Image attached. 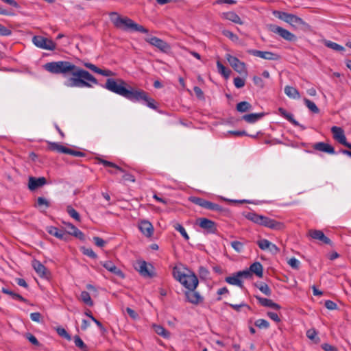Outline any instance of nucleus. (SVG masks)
Instances as JSON below:
<instances>
[{
    "label": "nucleus",
    "instance_id": "1",
    "mask_svg": "<svg viewBox=\"0 0 351 351\" xmlns=\"http://www.w3.org/2000/svg\"><path fill=\"white\" fill-rule=\"evenodd\" d=\"M44 68L53 74L70 75L64 85L69 88H92L98 84L97 80L88 71L77 66L69 61H58L46 63Z\"/></svg>",
    "mask_w": 351,
    "mask_h": 351
},
{
    "label": "nucleus",
    "instance_id": "2",
    "mask_svg": "<svg viewBox=\"0 0 351 351\" xmlns=\"http://www.w3.org/2000/svg\"><path fill=\"white\" fill-rule=\"evenodd\" d=\"M104 87L133 102L143 101L149 108L154 110L157 108L154 99L149 97L145 91L132 87L122 79L108 78Z\"/></svg>",
    "mask_w": 351,
    "mask_h": 351
},
{
    "label": "nucleus",
    "instance_id": "3",
    "mask_svg": "<svg viewBox=\"0 0 351 351\" xmlns=\"http://www.w3.org/2000/svg\"><path fill=\"white\" fill-rule=\"evenodd\" d=\"M110 21L113 25L119 29L123 31L139 32L142 33H147L148 29L127 16H121L116 12L109 13Z\"/></svg>",
    "mask_w": 351,
    "mask_h": 351
},
{
    "label": "nucleus",
    "instance_id": "4",
    "mask_svg": "<svg viewBox=\"0 0 351 351\" xmlns=\"http://www.w3.org/2000/svg\"><path fill=\"white\" fill-rule=\"evenodd\" d=\"M172 274L173 278L188 290H195L198 285L199 281L194 273L189 271L186 274L182 271L181 268L174 267Z\"/></svg>",
    "mask_w": 351,
    "mask_h": 351
},
{
    "label": "nucleus",
    "instance_id": "5",
    "mask_svg": "<svg viewBox=\"0 0 351 351\" xmlns=\"http://www.w3.org/2000/svg\"><path fill=\"white\" fill-rule=\"evenodd\" d=\"M268 29L271 32L279 35L281 38L287 41L294 42L297 40V36L295 35L280 26L274 24H270L268 25Z\"/></svg>",
    "mask_w": 351,
    "mask_h": 351
},
{
    "label": "nucleus",
    "instance_id": "6",
    "mask_svg": "<svg viewBox=\"0 0 351 351\" xmlns=\"http://www.w3.org/2000/svg\"><path fill=\"white\" fill-rule=\"evenodd\" d=\"M189 199L193 204L210 210H215L218 212H221L223 210V208L219 204L207 201L201 197H191Z\"/></svg>",
    "mask_w": 351,
    "mask_h": 351
},
{
    "label": "nucleus",
    "instance_id": "7",
    "mask_svg": "<svg viewBox=\"0 0 351 351\" xmlns=\"http://www.w3.org/2000/svg\"><path fill=\"white\" fill-rule=\"evenodd\" d=\"M32 42L36 47L43 49L53 51L56 47V43L52 40L41 36H34Z\"/></svg>",
    "mask_w": 351,
    "mask_h": 351
},
{
    "label": "nucleus",
    "instance_id": "8",
    "mask_svg": "<svg viewBox=\"0 0 351 351\" xmlns=\"http://www.w3.org/2000/svg\"><path fill=\"white\" fill-rule=\"evenodd\" d=\"M98 161H99V163L102 164L104 167H112V168L115 169L116 170H117L119 172L124 173L123 178H122L123 181L131 182H135V178L133 175H132L129 173H125V171L121 167L117 165L116 164H114L112 162L101 159V158H99L98 160Z\"/></svg>",
    "mask_w": 351,
    "mask_h": 351
},
{
    "label": "nucleus",
    "instance_id": "9",
    "mask_svg": "<svg viewBox=\"0 0 351 351\" xmlns=\"http://www.w3.org/2000/svg\"><path fill=\"white\" fill-rule=\"evenodd\" d=\"M259 225L274 230H281L285 228V224L282 222L276 221L264 215H262Z\"/></svg>",
    "mask_w": 351,
    "mask_h": 351
},
{
    "label": "nucleus",
    "instance_id": "10",
    "mask_svg": "<svg viewBox=\"0 0 351 351\" xmlns=\"http://www.w3.org/2000/svg\"><path fill=\"white\" fill-rule=\"evenodd\" d=\"M331 132L335 140L351 150V143L347 142L344 131L341 128L333 126L331 128Z\"/></svg>",
    "mask_w": 351,
    "mask_h": 351
},
{
    "label": "nucleus",
    "instance_id": "11",
    "mask_svg": "<svg viewBox=\"0 0 351 351\" xmlns=\"http://www.w3.org/2000/svg\"><path fill=\"white\" fill-rule=\"evenodd\" d=\"M247 53L261 58L268 60H278L280 59V56L277 53H272L271 51H263L256 49H250Z\"/></svg>",
    "mask_w": 351,
    "mask_h": 351
},
{
    "label": "nucleus",
    "instance_id": "12",
    "mask_svg": "<svg viewBox=\"0 0 351 351\" xmlns=\"http://www.w3.org/2000/svg\"><path fill=\"white\" fill-rule=\"evenodd\" d=\"M145 41L162 51L166 52L170 49V46L167 42L156 36L147 37Z\"/></svg>",
    "mask_w": 351,
    "mask_h": 351
},
{
    "label": "nucleus",
    "instance_id": "13",
    "mask_svg": "<svg viewBox=\"0 0 351 351\" xmlns=\"http://www.w3.org/2000/svg\"><path fill=\"white\" fill-rule=\"evenodd\" d=\"M226 59L231 66L238 73H245V64L244 62L240 61L237 58L228 54Z\"/></svg>",
    "mask_w": 351,
    "mask_h": 351
},
{
    "label": "nucleus",
    "instance_id": "14",
    "mask_svg": "<svg viewBox=\"0 0 351 351\" xmlns=\"http://www.w3.org/2000/svg\"><path fill=\"white\" fill-rule=\"evenodd\" d=\"M293 29H306L308 27V25L300 17L291 14L287 22Z\"/></svg>",
    "mask_w": 351,
    "mask_h": 351
},
{
    "label": "nucleus",
    "instance_id": "15",
    "mask_svg": "<svg viewBox=\"0 0 351 351\" xmlns=\"http://www.w3.org/2000/svg\"><path fill=\"white\" fill-rule=\"evenodd\" d=\"M257 245L262 250H268L274 254H276L280 252V249L275 244L266 239L258 240Z\"/></svg>",
    "mask_w": 351,
    "mask_h": 351
},
{
    "label": "nucleus",
    "instance_id": "16",
    "mask_svg": "<svg viewBox=\"0 0 351 351\" xmlns=\"http://www.w3.org/2000/svg\"><path fill=\"white\" fill-rule=\"evenodd\" d=\"M199 226L206 230L208 233H215L217 230V227L215 223L210 219L206 218H200L199 219Z\"/></svg>",
    "mask_w": 351,
    "mask_h": 351
},
{
    "label": "nucleus",
    "instance_id": "17",
    "mask_svg": "<svg viewBox=\"0 0 351 351\" xmlns=\"http://www.w3.org/2000/svg\"><path fill=\"white\" fill-rule=\"evenodd\" d=\"M83 64L85 67L89 69L93 72L100 74L103 76L109 77L114 76L115 75L114 72L109 69H101L96 66L95 64L90 62H84Z\"/></svg>",
    "mask_w": 351,
    "mask_h": 351
},
{
    "label": "nucleus",
    "instance_id": "18",
    "mask_svg": "<svg viewBox=\"0 0 351 351\" xmlns=\"http://www.w3.org/2000/svg\"><path fill=\"white\" fill-rule=\"evenodd\" d=\"M278 113L280 115L283 117L285 119L288 120L290 123H291L295 126L300 127L302 130H305L306 128L303 125L300 124L294 118L293 114L288 112L285 108H279L278 109Z\"/></svg>",
    "mask_w": 351,
    "mask_h": 351
},
{
    "label": "nucleus",
    "instance_id": "19",
    "mask_svg": "<svg viewBox=\"0 0 351 351\" xmlns=\"http://www.w3.org/2000/svg\"><path fill=\"white\" fill-rule=\"evenodd\" d=\"M186 300L194 304H197L203 301V298L195 290H187L185 291Z\"/></svg>",
    "mask_w": 351,
    "mask_h": 351
},
{
    "label": "nucleus",
    "instance_id": "20",
    "mask_svg": "<svg viewBox=\"0 0 351 351\" xmlns=\"http://www.w3.org/2000/svg\"><path fill=\"white\" fill-rule=\"evenodd\" d=\"M47 183L46 178L44 177L34 178L29 177L28 187L31 191H34L38 187L43 186Z\"/></svg>",
    "mask_w": 351,
    "mask_h": 351
},
{
    "label": "nucleus",
    "instance_id": "21",
    "mask_svg": "<svg viewBox=\"0 0 351 351\" xmlns=\"http://www.w3.org/2000/svg\"><path fill=\"white\" fill-rule=\"evenodd\" d=\"M313 148L317 151L325 152L330 154H335L334 147L328 143L324 142L316 143L313 145Z\"/></svg>",
    "mask_w": 351,
    "mask_h": 351
},
{
    "label": "nucleus",
    "instance_id": "22",
    "mask_svg": "<svg viewBox=\"0 0 351 351\" xmlns=\"http://www.w3.org/2000/svg\"><path fill=\"white\" fill-rule=\"evenodd\" d=\"M139 230L147 237H150L154 233V227L152 224L148 221H141L138 226Z\"/></svg>",
    "mask_w": 351,
    "mask_h": 351
},
{
    "label": "nucleus",
    "instance_id": "23",
    "mask_svg": "<svg viewBox=\"0 0 351 351\" xmlns=\"http://www.w3.org/2000/svg\"><path fill=\"white\" fill-rule=\"evenodd\" d=\"M309 236L315 240H319L325 244H330V240L326 237L324 232L321 230H311L308 232Z\"/></svg>",
    "mask_w": 351,
    "mask_h": 351
},
{
    "label": "nucleus",
    "instance_id": "24",
    "mask_svg": "<svg viewBox=\"0 0 351 351\" xmlns=\"http://www.w3.org/2000/svg\"><path fill=\"white\" fill-rule=\"evenodd\" d=\"M255 298L258 301L259 304L263 306L270 307L276 310H279L281 308L278 304L274 302L270 299L262 298L258 295H255Z\"/></svg>",
    "mask_w": 351,
    "mask_h": 351
},
{
    "label": "nucleus",
    "instance_id": "25",
    "mask_svg": "<svg viewBox=\"0 0 351 351\" xmlns=\"http://www.w3.org/2000/svg\"><path fill=\"white\" fill-rule=\"evenodd\" d=\"M101 265L110 272L121 277H123V272L117 267L112 261H104L101 263Z\"/></svg>",
    "mask_w": 351,
    "mask_h": 351
},
{
    "label": "nucleus",
    "instance_id": "26",
    "mask_svg": "<svg viewBox=\"0 0 351 351\" xmlns=\"http://www.w3.org/2000/svg\"><path fill=\"white\" fill-rule=\"evenodd\" d=\"M47 232L49 234L56 237L58 239H60L62 240L66 239L67 234L65 232V231L63 230H60L56 227H54V226L48 227Z\"/></svg>",
    "mask_w": 351,
    "mask_h": 351
},
{
    "label": "nucleus",
    "instance_id": "27",
    "mask_svg": "<svg viewBox=\"0 0 351 351\" xmlns=\"http://www.w3.org/2000/svg\"><path fill=\"white\" fill-rule=\"evenodd\" d=\"M136 269L141 274V276L145 277H151L152 276L149 266L145 261H140L137 263Z\"/></svg>",
    "mask_w": 351,
    "mask_h": 351
},
{
    "label": "nucleus",
    "instance_id": "28",
    "mask_svg": "<svg viewBox=\"0 0 351 351\" xmlns=\"http://www.w3.org/2000/svg\"><path fill=\"white\" fill-rule=\"evenodd\" d=\"M32 266L38 275L40 277L45 278L47 276V269L40 261L34 260L32 262Z\"/></svg>",
    "mask_w": 351,
    "mask_h": 351
},
{
    "label": "nucleus",
    "instance_id": "29",
    "mask_svg": "<svg viewBox=\"0 0 351 351\" xmlns=\"http://www.w3.org/2000/svg\"><path fill=\"white\" fill-rule=\"evenodd\" d=\"M251 274H254L258 277L261 278L263 274V267L259 262H255L252 264L249 268Z\"/></svg>",
    "mask_w": 351,
    "mask_h": 351
},
{
    "label": "nucleus",
    "instance_id": "30",
    "mask_svg": "<svg viewBox=\"0 0 351 351\" xmlns=\"http://www.w3.org/2000/svg\"><path fill=\"white\" fill-rule=\"evenodd\" d=\"M223 17L234 23L242 25L243 22L239 17V16L234 12H228L223 14Z\"/></svg>",
    "mask_w": 351,
    "mask_h": 351
},
{
    "label": "nucleus",
    "instance_id": "31",
    "mask_svg": "<svg viewBox=\"0 0 351 351\" xmlns=\"http://www.w3.org/2000/svg\"><path fill=\"white\" fill-rule=\"evenodd\" d=\"M225 281L232 285H237L240 287H243V282L242 280L240 279V278L238 276V274L237 273L234 274L231 276H228L225 278Z\"/></svg>",
    "mask_w": 351,
    "mask_h": 351
},
{
    "label": "nucleus",
    "instance_id": "32",
    "mask_svg": "<svg viewBox=\"0 0 351 351\" xmlns=\"http://www.w3.org/2000/svg\"><path fill=\"white\" fill-rule=\"evenodd\" d=\"M264 115V113H252L244 115L243 119L247 123H252L261 119Z\"/></svg>",
    "mask_w": 351,
    "mask_h": 351
},
{
    "label": "nucleus",
    "instance_id": "33",
    "mask_svg": "<svg viewBox=\"0 0 351 351\" xmlns=\"http://www.w3.org/2000/svg\"><path fill=\"white\" fill-rule=\"evenodd\" d=\"M285 93L292 99H299L300 97L298 90L293 86H286L285 87Z\"/></svg>",
    "mask_w": 351,
    "mask_h": 351
},
{
    "label": "nucleus",
    "instance_id": "34",
    "mask_svg": "<svg viewBox=\"0 0 351 351\" xmlns=\"http://www.w3.org/2000/svg\"><path fill=\"white\" fill-rule=\"evenodd\" d=\"M49 149L51 151H56L60 153L66 154L69 148L60 145L58 143L49 142Z\"/></svg>",
    "mask_w": 351,
    "mask_h": 351
},
{
    "label": "nucleus",
    "instance_id": "35",
    "mask_svg": "<svg viewBox=\"0 0 351 351\" xmlns=\"http://www.w3.org/2000/svg\"><path fill=\"white\" fill-rule=\"evenodd\" d=\"M153 328L156 333H157L158 335L166 339L170 337V332L167 330H166L163 326L160 325H154Z\"/></svg>",
    "mask_w": 351,
    "mask_h": 351
},
{
    "label": "nucleus",
    "instance_id": "36",
    "mask_svg": "<svg viewBox=\"0 0 351 351\" xmlns=\"http://www.w3.org/2000/svg\"><path fill=\"white\" fill-rule=\"evenodd\" d=\"M245 217L254 222V223H256L258 225H259L260 223V221H261V218L262 217V215H258L256 214V213H254V212H249V213H247L244 215Z\"/></svg>",
    "mask_w": 351,
    "mask_h": 351
},
{
    "label": "nucleus",
    "instance_id": "37",
    "mask_svg": "<svg viewBox=\"0 0 351 351\" xmlns=\"http://www.w3.org/2000/svg\"><path fill=\"white\" fill-rule=\"evenodd\" d=\"M236 108L239 112H245L252 109V105L247 101H241L237 104Z\"/></svg>",
    "mask_w": 351,
    "mask_h": 351
},
{
    "label": "nucleus",
    "instance_id": "38",
    "mask_svg": "<svg viewBox=\"0 0 351 351\" xmlns=\"http://www.w3.org/2000/svg\"><path fill=\"white\" fill-rule=\"evenodd\" d=\"M324 45L327 47H328L330 49H333L335 51H337L343 52V51H345V48L343 46H341V45H339V44H337L336 43L332 42L330 40H326L324 42Z\"/></svg>",
    "mask_w": 351,
    "mask_h": 351
},
{
    "label": "nucleus",
    "instance_id": "39",
    "mask_svg": "<svg viewBox=\"0 0 351 351\" xmlns=\"http://www.w3.org/2000/svg\"><path fill=\"white\" fill-rule=\"evenodd\" d=\"M80 299L82 301L89 306H92L93 305V302L90 298L89 293L86 291H82L80 294Z\"/></svg>",
    "mask_w": 351,
    "mask_h": 351
},
{
    "label": "nucleus",
    "instance_id": "40",
    "mask_svg": "<svg viewBox=\"0 0 351 351\" xmlns=\"http://www.w3.org/2000/svg\"><path fill=\"white\" fill-rule=\"evenodd\" d=\"M2 292L5 294L10 295L14 300H17L24 302H26V300L23 296H21V295H19L18 293H14L13 291L9 290L8 289L3 287L2 289Z\"/></svg>",
    "mask_w": 351,
    "mask_h": 351
},
{
    "label": "nucleus",
    "instance_id": "41",
    "mask_svg": "<svg viewBox=\"0 0 351 351\" xmlns=\"http://www.w3.org/2000/svg\"><path fill=\"white\" fill-rule=\"evenodd\" d=\"M66 210L71 217L77 221H80V214L71 205L66 206Z\"/></svg>",
    "mask_w": 351,
    "mask_h": 351
},
{
    "label": "nucleus",
    "instance_id": "42",
    "mask_svg": "<svg viewBox=\"0 0 351 351\" xmlns=\"http://www.w3.org/2000/svg\"><path fill=\"white\" fill-rule=\"evenodd\" d=\"M74 343L75 346L81 349L82 351L88 350L87 346L84 343V341L79 336L75 335L74 337Z\"/></svg>",
    "mask_w": 351,
    "mask_h": 351
},
{
    "label": "nucleus",
    "instance_id": "43",
    "mask_svg": "<svg viewBox=\"0 0 351 351\" xmlns=\"http://www.w3.org/2000/svg\"><path fill=\"white\" fill-rule=\"evenodd\" d=\"M256 287L265 295L267 296L271 295V290L266 283L261 282L260 284L256 285Z\"/></svg>",
    "mask_w": 351,
    "mask_h": 351
},
{
    "label": "nucleus",
    "instance_id": "44",
    "mask_svg": "<svg viewBox=\"0 0 351 351\" xmlns=\"http://www.w3.org/2000/svg\"><path fill=\"white\" fill-rule=\"evenodd\" d=\"M304 101L306 106V107L313 112L314 113H318L319 112V108H317V106H316V104L309 100L308 99H306V98H304Z\"/></svg>",
    "mask_w": 351,
    "mask_h": 351
},
{
    "label": "nucleus",
    "instance_id": "45",
    "mask_svg": "<svg viewBox=\"0 0 351 351\" xmlns=\"http://www.w3.org/2000/svg\"><path fill=\"white\" fill-rule=\"evenodd\" d=\"M217 66L218 69L219 73H220L223 76H224L226 78H228L230 75V71L229 69H227L221 63L220 61L217 62Z\"/></svg>",
    "mask_w": 351,
    "mask_h": 351
},
{
    "label": "nucleus",
    "instance_id": "46",
    "mask_svg": "<svg viewBox=\"0 0 351 351\" xmlns=\"http://www.w3.org/2000/svg\"><path fill=\"white\" fill-rule=\"evenodd\" d=\"M273 14L276 17H277L279 19L282 20L283 21L287 23L291 14H289L287 12H281V11H274Z\"/></svg>",
    "mask_w": 351,
    "mask_h": 351
},
{
    "label": "nucleus",
    "instance_id": "47",
    "mask_svg": "<svg viewBox=\"0 0 351 351\" xmlns=\"http://www.w3.org/2000/svg\"><path fill=\"white\" fill-rule=\"evenodd\" d=\"M255 326L261 329H267L269 327V323L264 319H258L255 323Z\"/></svg>",
    "mask_w": 351,
    "mask_h": 351
},
{
    "label": "nucleus",
    "instance_id": "48",
    "mask_svg": "<svg viewBox=\"0 0 351 351\" xmlns=\"http://www.w3.org/2000/svg\"><path fill=\"white\" fill-rule=\"evenodd\" d=\"M232 247L237 252L241 253L243 250L244 244L238 241H233L230 243Z\"/></svg>",
    "mask_w": 351,
    "mask_h": 351
},
{
    "label": "nucleus",
    "instance_id": "49",
    "mask_svg": "<svg viewBox=\"0 0 351 351\" xmlns=\"http://www.w3.org/2000/svg\"><path fill=\"white\" fill-rule=\"evenodd\" d=\"M174 228L178 231L181 235L186 239V240H189V237L187 234V232H186L184 228L180 223H176L174 226H173Z\"/></svg>",
    "mask_w": 351,
    "mask_h": 351
},
{
    "label": "nucleus",
    "instance_id": "50",
    "mask_svg": "<svg viewBox=\"0 0 351 351\" xmlns=\"http://www.w3.org/2000/svg\"><path fill=\"white\" fill-rule=\"evenodd\" d=\"M57 333L62 337H64L66 340L70 341L71 339V335L66 331L64 328L58 327L56 328Z\"/></svg>",
    "mask_w": 351,
    "mask_h": 351
},
{
    "label": "nucleus",
    "instance_id": "51",
    "mask_svg": "<svg viewBox=\"0 0 351 351\" xmlns=\"http://www.w3.org/2000/svg\"><path fill=\"white\" fill-rule=\"evenodd\" d=\"M223 35L226 37L228 38L230 40H231L233 42H237L239 40V37L234 34L233 32L229 31V30H223Z\"/></svg>",
    "mask_w": 351,
    "mask_h": 351
},
{
    "label": "nucleus",
    "instance_id": "52",
    "mask_svg": "<svg viewBox=\"0 0 351 351\" xmlns=\"http://www.w3.org/2000/svg\"><path fill=\"white\" fill-rule=\"evenodd\" d=\"M237 274H238V276L240 278L241 280V278L247 279L252 277V274L250 269L239 271L237 272Z\"/></svg>",
    "mask_w": 351,
    "mask_h": 351
},
{
    "label": "nucleus",
    "instance_id": "53",
    "mask_svg": "<svg viewBox=\"0 0 351 351\" xmlns=\"http://www.w3.org/2000/svg\"><path fill=\"white\" fill-rule=\"evenodd\" d=\"M288 264L295 269H298L300 267V261L295 258H291L288 261Z\"/></svg>",
    "mask_w": 351,
    "mask_h": 351
},
{
    "label": "nucleus",
    "instance_id": "54",
    "mask_svg": "<svg viewBox=\"0 0 351 351\" xmlns=\"http://www.w3.org/2000/svg\"><path fill=\"white\" fill-rule=\"evenodd\" d=\"M234 84L238 88H242L245 86V80L239 77H235Z\"/></svg>",
    "mask_w": 351,
    "mask_h": 351
},
{
    "label": "nucleus",
    "instance_id": "55",
    "mask_svg": "<svg viewBox=\"0 0 351 351\" xmlns=\"http://www.w3.org/2000/svg\"><path fill=\"white\" fill-rule=\"evenodd\" d=\"M66 154L72 155V156H75V157H84L86 155L85 153H84L82 152L73 150V149H71L70 148L68 149V151H67Z\"/></svg>",
    "mask_w": 351,
    "mask_h": 351
},
{
    "label": "nucleus",
    "instance_id": "56",
    "mask_svg": "<svg viewBox=\"0 0 351 351\" xmlns=\"http://www.w3.org/2000/svg\"><path fill=\"white\" fill-rule=\"evenodd\" d=\"M37 204L39 206H45V208L49 207V202L45 198H44L43 197H39L37 199Z\"/></svg>",
    "mask_w": 351,
    "mask_h": 351
},
{
    "label": "nucleus",
    "instance_id": "57",
    "mask_svg": "<svg viewBox=\"0 0 351 351\" xmlns=\"http://www.w3.org/2000/svg\"><path fill=\"white\" fill-rule=\"evenodd\" d=\"M126 312L129 315V316L134 320L137 319L138 318V313L134 311L133 309L130 308V307H127L125 309Z\"/></svg>",
    "mask_w": 351,
    "mask_h": 351
},
{
    "label": "nucleus",
    "instance_id": "58",
    "mask_svg": "<svg viewBox=\"0 0 351 351\" xmlns=\"http://www.w3.org/2000/svg\"><path fill=\"white\" fill-rule=\"evenodd\" d=\"M83 254L93 258H97V254L91 248H84L83 250Z\"/></svg>",
    "mask_w": 351,
    "mask_h": 351
},
{
    "label": "nucleus",
    "instance_id": "59",
    "mask_svg": "<svg viewBox=\"0 0 351 351\" xmlns=\"http://www.w3.org/2000/svg\"><path fill=\"white\" fill-rule=\"evenodd\" d=\"M26 337L29 341V342H31L33 345H34V346H38L39 345V342H38V339L32 334L27 333L26 335Z\"/></svg>",
    "mask_w": 351,
    "mask_h": 351
},
{
    "label": "nucleus",
    "instance_id": "60",
    "mask_svg": "<svg viewBox=\"0 0 351 351\" xmlns=\"http://www.w3.org/2000/svg\"><path fill=\"white\" fill-rule=\"evenodd\" d=\"M12 34L11 30L8 29L4 25L0 24V35L1 36H9Z\"/></svg>",
    "mask_w": 351,
    "mask_h": 351
},
{
    "label": "nucleus",
    "instance_id": "61",
    "mask_svg": "<svg viewBox=\"0 0 351 351\" xmlns=\"http://www.w3.org/2000/svg\"><path fill=\"white\" fill-rule=\"evenodd\" d=\"M30 319L34 322H40L41 321V314L38 312L32 313Z\"/></svg>",
    "mask_w": 351,
    "mask_h": 351
},
{
    "label": "nucleus",
    "instance_id": "62",
    "mask_svg": "<svg viewBox=\"0 0 351 351\" xmlns=\"http://www.w3.org/2000/svg\"><path fill=\"white\" fill-rule=\"evenodd\" d=\"M306 336L311 340H315L317 337V332L315 329H309L306 331Z\"/></svg>",
    "mask_w": 351,
    "mask_h": 351
},
{
    "label": "nucleus",
    "instance_id": "63",
    "mask_svg": "<svg viewBox=\"0 0 351 351\" xmlns=\"http://www.w3.org/2000/svg\"><path fill=\"white\" fill-rule=\"evenodd\" d=\"M325 306L329 310H335L337 308V304L331 300H326L325 302Z\"/></svg>",
    "mask_w": 351,
    "mask_h": 351
},
{
    "label": "nucleus",
    "instance_id": "64",
    "mask_svg": "<svg viewBox=\"0 0 351 351\" xmlns=\"http://www.w3.org/2000/svg\"><path fill=\"white\" fill-rule=\"evenodd\" d=\"M322 348L324 350V351H337V349L330 345V344H328V343H324L322 345Z\"/></svg>",
    "mask_w": 351,
    "mask_h": 351
}]
</instances>
